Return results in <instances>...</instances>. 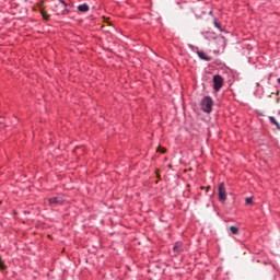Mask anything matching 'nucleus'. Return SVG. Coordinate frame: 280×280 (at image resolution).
<instances>
[{
	"mask_svg": "<svg viewBox=\"0 0 280 280\" xmlns=\"http://www.w3.org/2000/svg\"><path fill=\"white\" fill-rule=\"evenodd\" d=\"M201 108L203 113H211L213 110V98L205 96L201 101Z\"/></svg>",
	"mask_w": 280,
	"mask_h": 280,
	"instance_id": "1",
	"label": "nucleus"
},
{
	"mask_svg": "<svg viewBox=\"0 0 280 280\" xmlns=\"http://www.w3.org/2000/svg\"><path fill=\"white\" fill-rule=\"evenodd\" d=\"M158 152H161L162 154H165L167 152V150H165V148H163V147H159Z\"/></svg>",
	"mask_w": 280,
	"mask_h": 280,
	"instance_id": "13",
	"label": "nucleus"
},
{
	"mask_svg": "<svg viewBox=\"0 0 280 280\" xmlns=\"http://www.w3.org/2000/svg\"><path fill=\"white\" fill-rule=\"evenodd\" d=\"M278 84H280V78L278 79Z\"/></svg>",
	"mask_w": 280,
	"mask_h": 280,
	"instance_id": "17",
	"label": "nucleus"
},
{
	"mask_svg": "<svg viewBox=\"0 0 280 280\" xmlns=\"http://www.w3.org/2000/svg\"><path fill=\"white\" fill-rule=\"evenodd\" d=\"M40 14L45 21H49V15L47 14V11L45 9H40Z\"/></svg>",
	"mask_w": 280,
	"mask_h": 280,
	"instance_id": "10",
	"label": "nucleus"
},
{
	"mask_svg": "<svg viewBox=\"0 0 280 280\" xmlns=\"http://www.w3.org/2000/svg\"><path fill=\"white\" fill-rule=\"evenodd\" d=\"M219 200L220 202H224V200H226V189L224 188V183L219 185Z\"/></svg>",
	"mask_w": 280,
	"mask_h": 280,
	"instance_id": "4",
	"label": "nucleus"
},
{
	"mask_svg": "<svg viewBox=\"0 0 280 280\" xmlns=\"http://www.w3.org/2000/svg\"><path fill=\"white\" fill-rule=\"evenodd\" d=\"M173 250H175V252H178V250H180V246H178V245H175V246L173 247Z\"/></svg>",
	"mask_w": 280,
	"mask_h": 280,
	"instance_id": "15",
	"label": "nucleus"
},
{
	"mask_svg": "<svg viewBox=\"0 0 280 280\" xmlns=\"http://www.w3.org/2000/svg\"><path fill=\"white\" fill-rule=\"evenodd\" d=\"M213 25L214 27H217V30H219V32H222V26L220 25V23H218V19L215 18L213 20Z\"/></svg>",
	"mask_w": 280,
	"mask_h": 280,
	"instance_id": "11",
	"label": "nucleus"
},
{
	"mask_svg": "<svg viewBox=\"0 0 280 280\" xmlns=\"http://www.w3.org/2000/svg\"><path fill=\"white\" fill-rule=\"evenodd\" d=\"M224 84V79H222L221 75H214L213 77V89L214 91H220Z\"/></svg>",
	"mask_w": 280,
	"mask_h": 280,
	"instance_id": "3",
	"label": "nucleus"
},
{
	"mask_svg": "<svg viewBox=\"0 0 280 280\" xmlns=\"http://www.w3.org/2000/svg\"><path fill=\"white\" fill-rule=\"evenodd\" d=\"M5 268H8V267L3 264V259L0 256V269L5 270Z\"/></svg>",
	"mask_w": 280,
	"mask_h": 280,
	"instance_id": "12",
	"label": "nucleus"
},
{
	"mask_svg": "<svg viewBox=\"0 0 280 280\" xmlns=\"http://www.w3.org/2000/svg\"><path fill=\"white\" fill-rule=\"evenodd\" d=\"M277 104H279V97L276 98Z\"/></svg>",
	"mask_w": 280,
	"mask_h": 280,
	"instance_id": "16",
	"label": "nucleus"
},
{
	"mask_svg": "<svg viewBox=\"0 0 280 280\" xmlns=\"http://www.w3.org/2000/svg\"><path fill=\"white\" fill-rule=\"evenodd\" d=\"M62 202H65V199H62V197H51L48 199V203L51 207H58V205H62Z\"/></svg>",
	"mask_w": 280,
	"mask_h": 280,
	"instance_id": "5",
	"label": "nucleus"
},
{
	"mask_svg": "<svg viewBox=\"0 0 280 280\" xmlns=\"http://www.w3.org/2000/svg\"><path fill=\"white\" fill-rule=\"evenodd\" d=\"M57 14H69V11L67 10V2L62 0H58L55 4Z\"/></svg>",
	"mask_w": 280,
	"mask_h": 280,
	"instance_id": "2",
	"label": "nucleus"
},
{
	"mask_svg": "<svg viewBox=\"0 0 280 280\" xmlns=\"http://www.w3.org/2000/svg\"><path fill=\"white\" fill-rule=\"evenodd\" d=\"M229 230L231 231V234H232V235H237V234L240 233V228L234 226V225H231V226L229 228Z\"/></svg>",
	"mask_w": 280,
	"mask_h": 280,
	"instance_id": "8",
	"label": "nucleus"
},
{
	"mask_svg": "<svg viewBox=\"0 0 280 280\" xmlns=\"http://www.w3.org/2000/svg\"><path fill=\"white\" fill-rule=\"evenodd\" d=\"M198 57L201 60H205L206 62H209L211 60V57H209V55H207L205 51H198Z\"/></svg>",
	"mask_w": 280,
	"mask_h": 280,
	"instance_id": "6",
	"label": "nucleus"
},
{
	"mask_svg": "<svg viewBox=\"0 0 280 280\" xmlns=\"http://www.w3.org/2000/svg\"><path fill=\"white\" fill-rule=\"evenodd\" d=\"M79 12H89V4H81L78 7Z\"/></svg>",
	"mask_w": 280,
	"mask_h": 280,
	"instance_id": "9",
	"label": "nucleus"
},
{
	"mask_svg": "<svg viewBox=\"0 0 280 280\" xmlns=\"http://www.w3.org/2000/svg\"><path fill=\"white\" fill-rule=\"evenodd\" d=\"M269 121H270V124H273V126L277 127V130H280L279 121H277V119H275V117L269 116Z\"/></svg>",
	"mask_w": 280,
	"mask_h": 280,
	"instance_id": "7",
	"label": "nucleus"
},
{
	"mask_svg": "<svg viewBox=\"0 0 280 280\" xmlns=\"http://www.w3.org/2000/svg\"><path fill=\"white\" fill-rule=\"evenodd\" d=\"M246 205H253V197H248L245 199Z\"/></svg>",
	"mask_w": 280,
	"mask_h": 280,
	"instance_id": "14",
	"label": "nucleus"
}]
</instances>
